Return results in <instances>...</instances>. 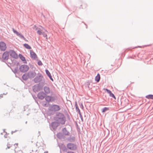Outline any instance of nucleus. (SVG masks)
<instances>
[{
  "mask_svg": "<svg viewBox=\"0 0 153 153\" xmlns=\"http://www.w3.org/2000/svg\"><path fill=\"white\" fill-rule=\"evenodd\" d=\"M7 48L6 45L4 42H0V49L2 51L5 50Z\"/></svg>",
  "mask_w": 153,
  "mask_h": 153,
  "instance_id": "13",
  "label": "nucleus"
},
{
  "mask_svg": "<svg viewBox=\"0 0 153 153\" xmlns=\"http://www.w3.org/2000/svg\"><path fill=\"white\" fill-rule=\"evenodd\" d=\"M33 90L34 92H38L42 89V86L39 83L34 85L32 87Z\"/></svg>",
  "mask_w": 153,
  "mask_h": 153,
  "instance_id": "2",
  "label": "nucleus"
},
{
  "mask_svg": "<svg viewBox=\"0 0 153 153\" xmlns=\"http://www.w3.org/2000/svg\"><path fill=\"white\" fill-rule=\"evenodd\" d=\"M29 67L27 65H21L19 67V70L21 72L25 73L27 71Z\"/></svg>",
  "mask_w": 153,
  "mask_h": 153,
  "instance_id": "6",
  "label": "nucleus"
},
{
  "mask_svg": "<svg viewBox=\"0 0 153 153\" xmlns=\"http://www.w3.org/2000/svg\"><path fill=\"white\" fill-rule=\"evenodd\" d=\"M55 120L62 125L65 124L66 121V117L64 114L62 113L57 112L56 113V116L54 117Z\"/></svg>",
  "mask_w": 153,
  "mask_h": 153,
  "instance_id": "1",
  "label": "nucleus"
},
{
  "mask_svg": "<svg viewBox=\"0 0 153 153\" xmlns=\"http://www.w3.org/2000/svg\"><path fill=\"white\" fill-rule=\"evenodd\" d=\"M64 134L65 135H69V132H68L65 128H64L62 130Z\"/></svg>",
  "mask_w": 153,
  "mask_h": 153,
  "instance_id": "22",
  "label": "nucleus"
},
{
  "mask_svg": "<svg viewBox=\"0 0 153 153\" xmlns=\"http://www.w3.org/2000/svg\"><path fill=\"white\" fill-rule=\"evenodd\" d=\"M46 94H48L50 93V89L48 86H45L43 88Z\"/></svg>",
  "mask_w": 153,
  "mask_h": 153,
  "instance_id": "17",
  "label": "nucleus"
},
{
  "mask_svg": "<svg viewBox=\"0 0 153 153\" xmlns=\"http://www.w3.org/2000/svg\"><path fill=\"white\" fill-rule=\"evenodd\" d=\"M13 31V32L17 36H19L21 38L23 39L25 41H27V40L25 38L24 36L20 33H19L17 31L15 30V29L13 28H12Z\"/></svg>",
  "mask_w": 153,
  "mask_h": 153,
  "instance_id": "8",
  "label": "nucleus"
},
{
  "mask_svg": "<svg viewBox=\"0 0 153 153\" xmlns=\"http://www.w3.org/2000/svg\"><path fill=\"white\" fill-rule=\"evenodd\" d=\"M45 30V31H46V32H48L47 31V30Z\"/></svg>",
  "mask_w": 153,
  "mask_h": 153,
  "instance_id": "46",
  "label": "nucleus"
},
{
  "mask_svg": "<svg viewBox=\"0 0 153 153\" xmlns=\"http://www.w3.org/2000/svg\"><path fill=\"white\" fill-rule=\"evenodd\" d=\"M42 32L39 30H38L37 31V33L39 35H41L42 34Z\"/></svg>",
  "mask_w": 153,
  "mask_h": 153,
  "instance_id": "31",
  "label": "nucleus"
},
{
  "mask_svg": "<svg viewBox=\"0 0 153 153\" xmlns=\"http://www.w3.org/2000/svg\"><path fill=\"white\" fill-rule=\"evenodd\" d=\"M9 54L10 56L15 59H17L18 58V55L13 50H10L9 51Z\"/></svg>",
  "mask_w": 153,
  "mask_h": 153,
  "instance_id": "9",
  "label": "nucleus"
},
{
  "mask_svg": "<svg viewBox=\"0 0 153 153\" xmlns=\"http://www.w3.org/2000/svg\"><path fill=\"white\" fill-rule=\"evenodd\" d=\"M67 147L68 149L72 151H75L77 148L76 144L72 143H69L67 144Z\"/></svg>",
  "mask_w": 153,
  "mask_h": 153,
  "instance_id": "5",
  "label": "nucleus"
},
{
  "mask_svg": "<svg viewBox=\"0 0 153 153\" xmlns=\"http://www.w3.org/2000/svg\"><path fill=\"white\" fill-rule=\"evenodd\" d=\"M45 72L46 74L48 75V76L49 77L50 79L52 81H53V79L52 78V76L50 73L49 71L47 69L45 70Z\"/></svg>",
  "mask_w": 153,
  "mask_h": 153,
  "instance_id": "19",
  "label": "nucleus"
},
{
  "mask_svg": "<svg viewBox=\"0 0 153 153\" xmlns=\"http://www.w3.org/2000/svg\"><path fill=\"white\" fill-rule=\"evenodd\" d=\"M39 135H40V131H39Z\"/></svg>",
  "mask_w": 153,
  "mask_h": 153,
  "instance_id": "45",
  "label": "nucleus"
},
{
  "mask_svg": "<svg viewBox=\"0 0 153 153\" xmlns=\"http://www.w3.org/2000/svg\"><path fill=\"white\" fill-rule=\"evenodd\" d=\"M16 77H17V76H16Z\"/></svg>",
  "mask_w": 153,
  "mask_h": 153,
  "instance_id": "49",
  "label": "nucleus"
},
{
  "mask_svg": "<svg viewBox=\"0 0 153 153\" xmlns=\"http://www.w3.org/2000/svg\"><path fill=\"white\" fill-rule=\"evenodd\" d=\"M19 56L21 59L23 61L24 63L27 64V62L25 59V57L23 56L22 54H19Z\"/></svg>",
  "mask_w": 153,
  "mask_h": 153,
  "instance_id": "18",
  "label": "nucleus"
},
{
  "mask_svg": "<svg viewBox=\"0 0 153 153\" xmlns=\"http://www.w3.org/2000/svg\"><path fill=\"white\" fill-rule=\"evenodd\" d=\"M17 145H18V143H16V144H14V146H16H16H17Z\"/></svg>",
  "mask_w": 153,
  "mask_h": 153,
  "instance_id": "40",
  "label": "nucleus"
},
{
  "mask_svg": "<svg viewBox=\"0 0 153 153\" xmlns=\"http://www.w3.org/2000/svg\"><path fill=\"white\" fill-rule=\"evenodd\" d=\"M48 151L45 152L44 153H48Z\"/></svg>",
  "mask_w": 153,
  "mask_h": 153,
  "instance_id": "43",
  "label": "nucleus"
},
{
  "mask_svg": "<svg viewBox=\"0 0 153 153\" xmlns=\"http://www.w3.org/2000/svg\"><path fill=\"white\" fill-rule=\"evenodd\" d=\"M12 146V145H10L8 143L7 145V148H6V149H9L10 148V147Z\"/></svg>",
  "mask_w": 153,
  "mask_h": 153,
  "instance_id": "32",
  "label": "nucleus"
},
{
  "mask_svg": "<svg viewBox=\"0 0 153 153\" xmlns=\"http://www.w3.org/2000/svg\"><path fill=\"white\" fill-rule=\"evenodd\" d=\"M9 55V53L7 51L5 52L2 55V59L4 60H7L8 59Z\"/></svg>",
  "mask_w": 153,
  "mask_h": 153,
  "instance_id": "11",
  "label": "nucleus"
},
{
  "mask_svg": "<svg viewBox=\"0 0 153 153\" xmlns=\"http://www.w3.org/2000/svg\"><path fill=\"white\" fill-rule=\"evenodd\" d=\"M46 94L43 92H40L37 95L38 98L40 100H43L45 97Z\"/></svg>",
  "mask_w": 153,
  "mask_h": 153,
  "instance_id": "10",
  "label": "nucleus"
},
{
  "mask_svg": "<svg viewBox=\"0 0 153 153\" xmlns=\"http://www.w3.org/2000/svg\"><path fill=\"white\" fill-rule=\"evenodd\" d=\"M100 79V76L99 74H97V76L95 77V80L97 82H98Z\"/></svg>",
  "mask_w": 153,
  "mask_h": 153,
  "instance_id": "23",
  "label": "nucleus"
},
{
  "mask_svg": "<svg viewBox=\"0 0 153 153\" xmlns=\"http://www.w3.org/2000/svg\"><path fill=\"white\" fill-rule=\"evenodd\" d=\"M59 124H60V123H59L58 122L56 121L52 122L51 125L53 130H55L56 129L57 127L59 126Z\"/></svg>",
  "mask_w": 153,
  "mask_h": 153,
  "instance_id": "12",
  "label": "nucleus"
},
{
  "mask_svg": "<svg viewBox=\"0 0 153 153\" xmlns=\"http://www.w3.org/2000/svg\"><path fill=\"white\" fill-rule=\"evenodd\" d=\"M108 110H109V108L107 107H104L102 109V112H104Z\"/></svg>",
  "mask_w": 153,
  "mask_h": 153,
  "instance_id": "27",
  "label": "nucleus"
},
{
  "mask_svg": "<svg viewBox=\"0 0 153 153\" xmlns=\"http://www.w3.org/2000/svg\"><path fill=\"white\" fill-rule=\"evenodd\" d=\"M64 149H63V150H65V149H66V147L65 146H64Z\"/></svg>",
  "mask_w": 153,
  "mask_h": 153,
  "instance_id": "39",
  "label": "nucleus"
},
{
  "mask_svg": "<svg viewBox=\"0 0 153 153\" xmlns=\"http://www.w3.org/2000/svg\"><path fill=\"white\" fill-rule=\"evenodd\" d=\"M37 63L38 65L39 66H41L43 65L42 62L40 60H39L38 62Z\"/></svg>",
  "mask_w": 153,
  "mask_h": 153,
  "instance_id": "30",
  "label": "nucleus"
},
{
  "mask_svg": "<svg viewBox=\"0 0 153 153\" xmlns=\"http://www.w3.org/2000/svg\"><path fill=\"white\" fill-rule=\"evenodd\" d=\"M59 106L56 105H53L49 107V110L51 111H57L60 110Z\"/></svg>",
  "mask_w": 153,
  "mask_h": 153,
  "instance_id": "4",
  "label": "nucleus"
},
{
  "mask_svg": "<svg viewBox=\"0 0 153 153\" xmlns=\"http://www.w3.org/2000/svg\"><path fill=\"white\" fill-rule=\"evenodd\" d=\"M16 132V131H12V132H12V134L13 132L14 133V132Z\"/></svg>",
  "mask_w": 153,
  "mask_h": 153,
  "instance_id": "44",
  "label": "nucleus"
},
{
  "mask_svg": "<svg viewBox=\"0 0 153 153\" xmlns=\"http://www.w3.org/2000/svg\"><path fill=\"white\" fill-rule=\"evenodd\" d=\"M45 99L48 102H50L54 101L56 100L55 97L48 96L46 97Z\"/></svg>",
  "mask_w": 153,
  "mask_h": 153,
  "instance_id": "7",
  "label": "nucleus"
},
{
  "mask_svg": "<svg viewBox=\"0 0 153 153\" xmlns=\"http://www.w3.org/2000/svg\"><path fill=\"white\" fill-rule=\"evenodd\" d=\"M7 94V92L6 94L3 93V94L6 95Z\"/></svg>",
  "mask_w": 153,
  "mask_h": 153,
  "instance_id": "41",
  "label": "nucleus"
},
{
  "mask_svg": "<svg viewBox=\"0 0 153 153\" xmlns=\"http://www.w3.org/2000/svg\"><path fill=\"white\" fill-rule=\"evenodd\" d=\"M42 34L44 37L46 38V39H48L47 35V34L45 33L44 32H42Z\"/></svg>",
  "mask_w": 153,
  "mask_h": 153,
  "instance_id": "28",
  "label": "nucleus"
},
{
  "mask_svg": "<svg viewBox=\"0 0 153 153\" xmlns=\"http://www.w3.org/2000/svg\"><path fill=\"white\" fill-rule=\"evenodd\" d=\"M34 26V27H36V26L35 25Z\"/></svg>",
  "mask_w": 153,
  "mask_h": 153,
  "instance_id": "48",
  "label": "nucleus"
},
{
  "mask_svg": "<svg viewBox=\"0 0 153 153\" xmlns=\"http://www.w3.org/2000/svg\"><path fill=\"white\" fill-rule=\"evenodd\" d=\"M43 76L40 73H38L37 76L33 79L34 82L36 83H38L42 81Z\"/></svg>",
  "mask_w": 153,
  "mask_h": 153,
  "instance_id": "3",
  "label": "nucleus"
},
{
  "mask_svg": "<svg viewBox=\"0 0 153 153\" xmlns=\"http://www.w3.org/2000/svg\"><path fill=\"white\" fill-rule=\"evenodd\" d=\"M30 57L33 59L36 60L37 58V56L36 53L32 50L30 51Z\"/></svg>",
  "mask_w": 153,
  "mask_h": 153,
  "instance_id": "15",
  "label": "nucleus"
},
{
  "mask_svg": "<svg viewBox=\"0 0 153 153\" xmlns=\"http://www.w3.org/2000/svg\"><path fill=\"white\" fill-rule=\"evenodd\" d=\"M27 49H31V47L27 44H25L23 45Z\"/></svg>",
  "mask_w": 153,
  "mask_h": 153,
  "instance_id": "25",
  "label": "nucleus"
},
{
  "mask_svg": "<svg viewBox=\"0 0 153 153\" xmlns=\"http://www.w3.org/2000/svg\"><path fill=\"white\" fill-rule=\"evenodd\" d=\"M80 108H82V109H83V105H82V104H81V105H80Z\"/></svg>",
  "mask_w": 153,
  "mask_h": 153,
  "instance_id": "37",
  "label": "nucleus"
},
{
  "mask_svg": "<svg viewBox=\"0 0 153 153\" xmlns=\"http://www.w3.org/2000/svg\"><path fill=\"white\" fill-rule=\"evenodd\" d=\"M105 90L107 91V92L109 94V95L111 97H112L115 98V97L114 95L112 93L111 91H110V90L107 89H105Z\"/></svg>",
  "mask_w": 153,
  "mask_h": 153,
  "instance_id": "21",
  "label": "nucleus"
},
{
  "mask_svg": "<svg viewBox=\"0 0 153 153\" xmlns=\"http://www.w3.org/2000/svg\"><path fill=\"white\" fill-rule=\"evenodd\" d=\"M12 71L13 72L16 74V73H18L19 71V70L18 68L17 67H16L14 69H12Z\"/></svg>",
  "mask_w": 153,
  "mask_h": 153,
  "instance_id": "24",
  "label": "nucleus"
},
{
  "mask_svg": "<svg viewBox=\"0 0 153 153\" xmlns=\"http://www.w3.org/2000/svg\"><path fill=\"white\" fill-rule=\"evenodd\" d=\"M75 108L78 107V105L77 104V102H75Z\"/></svg>",
  "mask_w": 153,
  "mask_h": 153,
  "instance_id": "35",
  "label": "nucleus"
},
{
  "mask_svg": "<svg viewBox=\"0 0 153 153\" xmlns=\"http://www.w3.org/2000/svg\"><path fill=\"white\" fill-rule=\"evenodd\" d=\"M76 111L79 114H80V111L78 107L76 108Z\"/></svg>",
  "mask_w": 153,
  "mask_h": 153,
  "instance_id": "29",
  "label": "nucleus"
},
{
  "mask_svg": "<svg viewBox=\"0 0 153 153\" xmlns=\"http://www.w3.org/2000/svg\"><path fill=\"white\" fill-rule=\"evenodd\" d=\"M27 73L30 78H33L36 75V73L35 71H29Z\"/></svg>",
  "mask_w": 153,
  "mask_h": 153,
  "instance_id": "14",
  "label": "nucleus"
},
{
  "mask_svg": "<svg viewBox=\"0 0 153 153\" xmlns=\"http://www.w3.org/2000/svg\"><path fill=\"white\" fill-rule=\"evenodd\" d=\"M67 140L71 142H74L75 140V137L73 136H70L67 138Z\"/></svg>",
  "mask_w": 153,
  "mask_h": 153,
  "instance_id": "16",
  "label": "nucleus"
},
{
  "mask_svg": "<svg viewBox=\"0 0 153 153\" xmlns=\"http://www.w3.org/2000/svg\"><path fill=\"white\" fill-rule=\"evenodd\" d=\"M140 46H138V47H135L134 48H140Z\"/></svg>",
  "mask_w": 153,
  "mask_h": 153,
  "instance_id": "42",
  "label": "nucleus"
},
{
  "mask_svg": "<svg viewBox=\"0 0 153 153\" xmlns=\"http://www.w3.org/2000/svg\"><path fill=\"white\" fill-rule=\"evenodd\" d=\"M0 97H3V94H0Z\"/></svg>",
  "mask_w": 153,
  "mask_h": 153,
  "instance_id": "38",
  "label": "nucleus"
},
{
  "mask_svg": "<svg viewBox=\"0 0 153 153\" xmlns=\"http://www.w3.org/2000/svg\"><path fill=\"white\" fill-rule=\"evenodd\" d=\"M27 121H26V122H25V123H26V124H27Z\"/></svg>",
  "mask_w": 153,
  "mask_h": 153,
  "instance_id": "47",
  "label": "nucleus"
},
{
  "mask_svg": "<svg viewBox=\"0 0 153 153\" xmlns=\"http://www.w3.org/2000/svg\"><path fill=\"white\" fill-rule=\"evenodd\" d=\"M29 78L28 73L24 74L22 76V78L24 80H26Z\"/></svg>",
  "mask_w": 153,
  "mask_h": 153,
  "instance_id": "20",
  "label": "nucleus"
},
{
  "mask_svg": "<svg viewBox=\"0 0 153 153\" xmlns=\"http://www.w3.org/2000/svg\"><path fill=\"white\" fill-rule=\"evenodd\" d=\"M61 134H57V137H58L59 138H61V137H60V135Z\"/></svg>",
  "mask_w": 153,
  "mask_h": 153,
  "instance_id": "33",
  "label": "nucleus"
},
{
  "mask_svg": "<svg viewBox=\"0 0 153 153\" xmlns=\"http://www.w3.org/2000/svg\"><path fill=\"white\" fill-rule=\"evenodd\" d=\"M67 153H75V152H73L71 151H68L67 152Z\"/></svg>",
  "mask_w": 153,
  "mask_h": 153,
  "instance_id": "36",
  "label": "nucleus"
},
{
  "mask_svg": "<svg viewBox=\"0 0 153 153\" xmlns=\"http://www.w3.org/2000/svg\"><path fill=\"white\" fill-rule=\"evenodd\" d=\"M79 115H80V118H81V120H82V121H83V118H82V114H81V113H80V114H79Z\"/></svg>",
  "mask_w": 153,
  "mask_h": 153,
  "instance_id": "34",
  "label": "nucleus"
},
{
  "mask_svg": "<svg viewBox=\"0 0 153 153\" xmlns=\"http://www.w3.org/2000/svg\"><path fill=\"white\" fill-rule=\"evenodd\" d=\"M146 97L148 99H153V95H148L146 96Z\"/></svg>",
  "mask_w": 153,
  "mask_h": 153,
  "instance_id": "26",
  "label": "nucleus"
}]
</instances>
